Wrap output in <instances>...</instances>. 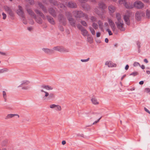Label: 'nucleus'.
<instances>
[{"instance_id": "obj_1", "label": "nucleus", "mask_w": 150, "mask_h": 150, "mask_svg": "<svg viewBox=\"0 0 150 150\" xmlns=\"http://www.w3.org/2000/svg\"><path fill=\"white\" fill-rule=\"evenodd\" d=\"M44 89L50 91L52 90L53 88L52 86L48 85H43L41 86L40 91L41 92L42 98L43 100L49 99L54 97V94L52 93L50 94L48 92L45 91Z\"/></svg>"}, {"instance_id": "obj_2", "label": "nucleus", "mask_w": 150, "mask_h": 150, "mask_svg": "<svg viewBox=\"0 0 150 150\" xmlns=\"http://www.w3.org/2000/svg\"><path fill=\"white\" fill-rule=\"evenodd\" d=\"M116 18L117 21L115 22L117 28L121 31H124L125 29L124 27V24L121 19V15L119 13L116 14Z\"/></svg>"}, {"instance_id": "obj_3", "label": "nucleus", "mask_w": 150, "mask_h": 150, "mask_svg": "<svg viewBox=\"0 0 150 150\" xmlns=\"http://www.w3.org/2000/svg\"><path fill=\"white\" fill-rule=\"evenodd\" d=\"M18 7V9L17 10V13L21 17V19L23 21V23L26 24L27 23V22L25 21V18L24 14L22 7L20 6H19Z\"/></svg>"}, {"instance_id": "obj_4", "label": "nucleus", "mask_w": 150, "mask_h": 150, "mask_svg": "<svg viewBox=\"0 0 150 150\" xmlns=\"http://www.w3.org/2000/svg\"><path fill=\"white\" fill-rule=\"evenodd\" d=\"M27 11L29 14L30 15L32 18L35 19L36 21L37 22V23L39 24H40L42 23V21L40 19L39 20H37L35 16L34 13L30 9H28Z\"/></svg>"}, {"instance_id": "obj_5", "label": "nucleus", "mask_w": 150, "mask_h": 150, "mask_svg": "<svg viewBox=\"0 0 150 150\" xmlns=\"http://www.w3.org/2000/svg\"><path fill=\"white\" fill-rule=\"evenodd\" d=\"M77 27L81 31L82 34L85 36H87L88 35V31L83 28L81 25H78Z\"/></svg>"}, {"instance_id": "obj_6", "label": "nucleus", "mask_w": 150, "mask_h": 150, "mask_svg": "<svg viewBox=\"0 0 150 150\" xmlns=\"http://www.w3.org/2000/svg\"><path fill=\"white\" fill-rule=\"evenodd\" d=\"M108 21L110 26L112 28L113 31H115L116 29V27L115 24L112 20L111 19L108 18Z\"/></svg>"}, {"instance_id": "obj_7", "label": "nucleus", "mask_w": 150, "mask_h": 150, "mask_svg": "<svg viewBox=\"0 0 150 150\" xmlns=\"http://www.w3.org/2000/svg\"><path fill=\"white\" fill-rule=\"evenodd\" d=\"M134 7L138 8H142L144 6L143 3L139 1H137L134 2Z\"/></svg>"}, {"instance_id": "obj_8", "label": "nucleus", "mask_w": 150, "mask_h": 150, "mask_svg": "<svg viewBox=\"0 0 150 150\" xmlns=\"http://www.w3.org/2000/svg\"><path fill=\"white\" fill-rule=\"evenodd\" d=\"M54 51H57L60 52L66 51V50L62 46H57L54 47L52 50Z\"/></svg>"}, {"instance_id": "obj_9", "label": "nucleus", "mask_w": 150, "mask_h": 150, "mask_svg": "<svg viewBox=\"0 0 150 150\" xmlns=\"http://www.w3.org/2000/svg\"><path fill=\"white\" fill-rule=\"evenodd\" d=\"M73 14L76 17H81L83 16V14L81 11H76L73 12Z\"/></svg>"}, {"instance_id": "obj_10", "label": "nucleus", "mask_w": 150, "mask_h": 150, "mask_svg": "<svg viewBox=\"0 0 150 150\" xmlns=\"http://www.w3.org/2000/svg\"><path fill=\"white\" fill-rule=\"evenodd\" d=\"M144 15V13L142 12H137L135 14V16L137 19L139 20L141 16Z\"/></svg>"}, {"instance_id": "obj_11", "label": "nucleus", "mask_w": 150, "mask_h": 150, "mask_svg": "<svg viewBox=\"0 0 150 150\" xmlns=\"http://www.w3.org/2000/svg\"><path fill=\"white\" fill-rule=\"evenodd\" d=\"M105 64L108 66L109 67H115L116 66V64L113 63L112 62L110 61H108L106 62Z\"/></svg>"}, {"instance_id": "obj_12", "label": "nucleus", "mask_w": 150, "mask_h": 150, "mask_svg": "<svg viewBox=\"0 0 150 150\" xmlns=\"http://www.w3.org/2000/svg\"><path fill=\"white\" fill-rule=\"evenodd\" d=\"M15 116H17L18 118L19 117V116L18 114H8L6 117L5 119L7 120L9 119L12 118Z\"/></svg>"}, {"instance_id": "obj_13", "label": "nucleus", "mask_w": 150, "mask_h": 150, "mask_svg": "<svg viewBox=\"0 0 150 150\" xmlns=\"http://www.w3.org/2000/svg\"><path fill=\"white\" fill-rule=\"evenodd\" d=\"M129 15H124L123 18L124 19L127 25L129 24Z\"/></svg>"}, {"instance_id": "obj_14", "label": "nucleus", "mask_w": 150, "mask_h": 150, "mask_svg": "<svg viewBox=\"0 0 150 150\" xmlns=\"http://www.w3.org/2000/svg\"><path fill=\"white\" fill-rule=\"evenodd\" d=\"M42 50L44 52L47 54H51L53 53V50L47 48H43Z\"/></svg>"}, {"instance_id": "obj_15", "label": "nucleus", "mask_w": 150, "mask_h": 150, "mask_svg": "<svg viewBox=\"0 0 150 150\" xmlns=\"http://www.w3.org/2000/svg\"><path fill=\"white\" fill-rule=\"evenodd\" d=\"M108 10L110 13H113L115 10V8L113 6L110 5L108 7Z\"/></svg>"}, {"instance_id": "obj_16", "label": "nucleus", "mask_w": 150, "mask_h": 150, "mask_svg": "<svg viewBox=\"0 0 150 150\" xmlns=\"http://www.w3.org/2000/svg\"><path fill=\"white\" fill-rule=\"evenodd\" d=\"M91 101L92 103L95 105H98L99 104V102L97 98L95 97H93L91 99Z\"/></svg>"}, {"instance_id": "obj_17", "label": "nucleus", "mask_w": 150, "mask_h": 150, "mask_svg": "<svg viewBox=\"0 0 150 150\" xmlns=\"http://www.w3.org/2000/svg\"><path fill=\"white\" fill-rule=\"evenodd\" d=\"M125 6L126 8L131 9L133 8L134 5L132 3H126L125 4Z\"/></svg>"}, {"instance_id": "obj_18", "label": "nucleus", "mask_w": 150, "mask_h": 150, "mask_svg": "<svg viewBox=\"0 0 150 150\" xmlns=\"http://www.w3.org/2000/svg\"><path fill=\"white\" fill-rule=\"evenodd\" d=\"M47 18L48 21L51 24L53 25L55 24L54 21L52 17L49 16H47Z\"/></svg>"}, {"instance_id": "obj_19", "label": "nucleus", "mask_w": 150, "mask_h": 150, "mask_svg": "<svg viewBox=\"0 0 150 150\" xmlns=\"http://www.w3.org/2000/svg\"><path fill=\"white\" fill-rule=\"evenodd\" d=\"M30 82L28 80H24L22 82L21 85H30Z\"/></svg>"}, {"instance_id": "obj_20", "label": "nucleus", "mask_w": 150, "mask_h": 150, "mask_svg": "<svg viewBox=\"0 0 150 150\" xmlns=\"http://www.w3.org/2000/svg\"><path fill=\"white\" fill-rule=\"evenodd\" d=\"M68 5L69 7L71 8H76V4L72 2H69L68 4Z\"/></svg>"}, {"instance_id": "obj_21", "label": "nucleus", "mask_w": 150, "mask_h": 150, "mask_svg": "<svg viewBox=\"0 0 150 150\" xmlns=\"http://www.w3.org/2000/svg\"><path fill=\"white\" fill-rule=\"evenodd\" d=\"M68 20L70 24L71 25L73 26H75V21L72 18H69Z\"/></svg>"}, {"instance_id": "obj_22", "label": "nucleus", "mask_w": 150, "mask_h": 150, "mask_svg": "<svg viewBox=\"0 0 150 150\" xmlns=\"http://www.w3.org/2000/svg\"><path fill=\"white\" fill-rule=\"evenodd\" d=\"M21 86H22V89L26 90L30 89L31 88L30 85H21Z\"/></svg>"}, {"instance_id": "obj_23", "label": "nucleus", "mask_w": 150, "mask_h": 150, "mask_svg": "<svg viewBox=\"0 0 150 150\" xmlns=\"http://www.w3.org/2000/svg\"><path fill=\"white\" fill-rule=\"evenodd\" d=\"M98 24L99 25V27L100 28V29L102 31H103L104 29L103 28V23L102 21H98Z\"/></svg>"}, {"instance_id": "obj_24", "label": "nucleus", "mask_w": 150, "mask_h": 150, "mask_svg": "<svg viewBox=\"0 0 150 150\" xmlns=\"http://www.w3.org/2000/svg\"><path fill=\"white\" fill-rule=\"evenodd\" d=\"M50 13L53 16H56V13L55 11L52 8H50L49 10Z\"/></svg>"}, {"instance_id": "obj_25", "label": "nucleus", "mask_w": 150, "mask_h": 150, "mask_svg": "<svg viewBox=\"0 0 150 150\" xmlns=\"http://www.w3.org/2000/svg\"><path fill=\"white\" fill-rule=\"evenodd\" d=\"M2 95L3 98L4 100V101H6V100L7 95L5 91H3L2 92Z\"/></svg>"}, {"instance_id": "obj_26", "label": "nucleus", "mask_w": 150, "mask_h": 150, "mask_svg": "<svg viewBox=\"0 0 150 150\" xmlns=\"http://www.w3.org/2000/svg\"><path fill=\"white\" fill-rule=\"evenodd\" d=\"M118 3L120 5L123 4L125 6V4L127 3L125 0H119Z\"/></svg>"}, {"instance_id": "obj_27", "label": "nucleus", "mask_w": 150, "mask_h": 150, "mask_svg": "<svg viewBox=\"0 0 150 150\" xmlns=\"http://www.w3.org/2000/svg\"><path fill=\"white\" fill-rule=\"evenodd\" d=\"M89 28L92 34L93 35H95V32L94 29L91 27H90Z\"/></svg>"}, {"instance_id": "obj_28", "label": "nucleus", "mask_w": 150, "mask_h": 150, "mask_svg": "<svg viewBox=\"0 0 150 150\" xmlns=\"http://www.w3.org/2000/svg\"><path fill=\"white\" fill-rule=\"evenodd\" d=\"M56 110L57 111H60L62 110V108L61 106L59 105H56Z\"/></svg>"}, {"instance_id": "obj_29", "label": "nucleus", "mask_w": 150, "mask_h": 150, "mask_svg": "<svg viewBox=\"0 0 150 150\" xmlns=\"http://www.w3.org/2000/svg\"><path fill=\"white\" fill-rule=\"evenodd\" d=\"M36 13L38 14H39V15L42 17L43 18H44V16L43 15V14L40 12V11H39L38 10H36L35 11Z\"/></svg>"}, {"instance_id": "obj_30", "label": "nucleus", "mask_w": 150, "mask_h": 150, "mask_svg": "<svg viewBox=\"0 0 150 150\" xmlns=\"http://www.w3.org/2000/svg\"><path fill=\"white\" fill-rule=\"evenodd\" d=\"M99 5L100 7V8L103 9L105 8H106V6L105 4L103 3H100Z\"/></svg>"}, {"instance_id": "obj_31", "label": "nucleus", "mask_w": 150, "mask_h": 150, "mask_svg": "<svg viewBox=\"0 0 150 150\" xmlns=\"http://www.w3.org/2000/svg\"><path fill=\"white\" fill-rule=\"evenodd\" d=\"M92 26L93 28L96 30L98 28V25L95 23H93L92 25Z\"/></svg>"}, {"instance_id": "obj_32", "label": "nucleus", "mask_w": 150, "mask_h": 150, "mask_svg": "<svg viewBox=\"0 0 150 150\" xmlns=\"http://www.w3.org/2000/svg\"><path fill=\"white\" fill-rule=\"evenodd\" d=\"M146 16L147 18H150V11L148 10H147L146 11Z\"/></svg>"}, {"instance_id": "obj_33", "label": "nucleus", "mask_w": 150, "mask_h": 150, "mask_svg": "<svg viewBox=\"0 0 150 150\" xmlns=\"http://www.w3.org/2000/svg\"><path fill=\"white\" fill-rule=\"evenodd\" d=\"M8 13L10 16L12 17H13V16L14 13L11 9Z\"/></svg>"}, {"instance_id": "obj_34", "label": "nucleus", "mask_w": 150, "mask_h": 150, "mask_svg": "<svg viewBox=\"0 0 150 150\" xmlns=\"http://www.w3.org/2000/svg\"><path fill=\"white\" fill-rule=\"evenodd\" d=\"M91 20L94 23V22L96 21V18L93 16H92L91 18Z\"/></svg>"}, {"instance_id": "obj_35", "label": "nucleus", "mask_w": 150, "mask_h": 150, "mask_svg": "<svg viewBox=\"0 0 150 150\" xmlns=\"http://www.w3.org/2000/svg\"><path fill=\"white\" fill-rule=\"evenodd\" d=\"M56 105L54 104H51L50 105V108L51 109H54L55 108Z\"/></svg>"}, {"instance_id": "obj_36", "label": "nucleus", "mask_w": 150, "mask_h": 150, "mask_svg": "<svg viewBox=\"0 0 150 150\" xmlns=\"http://www.w3.org/2000/svg\"><path fill=\"white\" fill-rule=\"evenodd\" d=\"M133 66L134 67L140 66V65L139 63L135 62L134 63Z\"/></svg>"}, {"instance_id": "obj_37", "label": "nucleus", "mask_w": 150, "mask_h": 150, "mask_svg": "<svg viewBox=\"0 0 150 150\" xmlns=\"http://www.w3.org/2000/svg\"><path fill=\"white\" fill-rule=\"evenodd\" d=\"M4 9L7 12H8L11 9L9 7L6 6L4 7Z\"/></svg>"}, {"instance_id": "obj_38", "label": "nucleus", "mask_w": 150, "mask_h": 150, "mask_svg": "<svg viewBox=\"0 0 150 150\" xmlns=\"http://www.w3.org/2000/svg\"><path fill=\"white\" fill-rule=\"evenodd\" d=\"M138 74V73L137 72H133L132 73H131L130 74V76H135L137 75Z\"/></svg>"}, {"instance_id": "obj_39", "label": "nucleus", "mask_w": 150, "mask_h": 150, "mask_svg": "<svg viewBox=\"0 0 150 150\" xmlns=\"http://www.w3.org/2000/svg\"><path fill=\"white\" fill-rule=\"evenodd\" d=\"M8 69H3L0 70V73H2L8 71Z\"/></svg>"}, {"instance_id": "obj_40", "label": "nucleus", "mask_w": 150, "mask_h": 150, "mask_svg": "<svg viewBox=\"0 0 150 150\" xmlns=\"http://www.w3.org/2000/svg\"><path fill=\"white\" fill-rule=\"evenodd\" d=\"M106 31L108 32V34H109V35H112V34L111 31L110 30V29H107V30H106Z\"/></svg>"}, {"instance_id": "obj_41", "label": "nucleus", "mask_w": 150, "mask_h": 150, "mask_svg": "<svg viewBox=\"0 0 150 150\" xmlns=\"http://www.w3.org/2000/svg\"><path fill=\"white\" fill-rule=\"evenodd\" d=\"M88 42L90 43H91L92 42L93 39L90 37L88 38Z\"/></svg>"}, {"instance_id": "obj_42", "label": "nucleus", "mask_w": 150, "mask_h": 150, "mask_svg": "<svg viewBox=\"0 0 150 150\" xmlns=\"http://www.w3.org/2000/svg\"><path fill=\"white\" fill-rule=\"evenodd\" d=\"M81 23L84 26H86L87 25V24L86 22L85 21H81Z\"/></svg>"}, {"instance_id": "obj_43", "label": "nucleus", "mask_w": 150, "mask_h": 150, "mask_svg": "<svg viewBox=\"0 0 150 150\" xmlns=\"http://www.w3.org/2000/svg\"><path fill=\"white\" fill-rule=\"evenodd\" d=\"M2 15L3 16V19L4 20L5 19L6 17V14H5L4 13H3Z\"/></svg>"}, {"instance_id": "obj_44", "label": "nucleus", "mask_w": 150, "mask_h": 150, "mask_svg": "<svg viewBox=\"0 0 150 150\" xmlns=\"http://www.w3.org/2000/svg\"><path fill=\"white\" fill-rule=\"evenodd\" d=\"M90 58H88L87 59H81V61L82 62H88Z\"/></svg>"}, {"instance_id": "obj_45", "label": "nucleus", "mask_w": 150, "mask_h": 150, "mask_svg": "<svg viewBox=\"0 0 150 150\" xmlns=\"http://www.w3.org/2000/svg\"><path fill=\"white\" fill-rule=\"evenodd\" d=\"M27 2L30 3V4H32L33 3V0H25Z\"/></svg>"}, {"instance_id": "obj_46", "label": "nucleus", "mask_w": 150, "mask_h": 150, "mask_svg": "<svg viewBox=\"0 0 150 150\" xmlns=\"http://www.w3.org/2000/svg\"><path fill=\"white\" fill-rule=\"evenodd\" d=\"M104 26L106 28H108L109 27L108 23L107 22L105 23L104 24Z\"/></svg>"}, {"instance_id": "obj_47", "label": "nucleus", "mask_w": 150, "mask_h": 150, "mask_svg": "<svg viewBox=\"0 0 150 150\" xmlns=\"http://www.w3.org/2000/svg\"><path fill=\"white\" fill-rule=\"evenodd\" d=\"M39 5L43 10H44V7L41 3H39Z\"/></svg>"}, {"instance_id": "obj_48", "label": "nucleus", "mask_w": 150, "mask_h": 150, "mask_svg": "<svg viewBox=\"0 0 150 150\" xmlns=\"http://www.w3.org/2000/svg\"><path fill=\"white\" fill-rule=\"evenodd\" d=\"M101 118V117H100V118L97 120H96V121H95L93 124V125H95V124L96 123H97V122H98L100 120V119Z\"/></svg>"}, {"instance_id": "obj_49", "label": "nucleus", "mask_w": 150, "mask_h": 150, "mask_svg": "<svg viewBox=\"0 0 150 150\" xmlns=\"http://www.w3.org/2000/svg\"><path fill=\"white\" fill-rule=\"evenodd\" d=\"M144 110L146 112H147V113H149V114H150V112L146 108H144Z\"/></svg>"}, {"instance_id": "obj_50", "label": "nucleus", "mask_w": 150, "mask_h": 150, "mask_svg": "<svg viewBox=\"0 0 150 150\" xmlns=\"http://www.w3.org/2000/svg\"><path fill=\"white\" fill-rule=\"evenodd\" d=\"M96 36L97 37H99L100 36L101 34L100 32H97L96 34Z\"/></svg>"}, {"instance_id": "obj_51", "label": "nucleus", "mask_w": 150, "mask_h": 150, "mask_svg": "<svg viewBox=\"0 0 150 150\" xmlns=\"http://www.w3.org/2000/svg\"><path fill=\"white\" fill-rule=\"evenodd\" d=\"M61 17L63 19V17L62 15H60L59 16V19L60 21L62 22V19L61 18H60V17Z\"/></svg>"}, {"instance_id": "obj_52", "label": "nucleus", "mask_w": 150, "mask_h": 150, "mask_svg": "<svg viewBox=\"0 0 150 150\" xmlns=\"http://www.w3.org/2000/svg\"><path fill=\"white\" fill-rule=\"evenodd\" d=\"M0 54L3 55H6V54L5 52H2L0 51Z\"/></svg>"}, {"instance_id": "obj_53", "label": "nucleus", "mask_w": 150, "mask_h": 150, "mask_svg": "<svg viewBox=\"0 0 150 150\" xmlns=\"http://www.w3.org/2000/svg\"><path fill=\"white\" fill-rule=\"evenodd\" d=\"M129 68V66L128 65H127L125 68V69L126 70H127Z\"/></svg>"}, {"instance_id": "obj_54", "label": "nucleus", "mask_w": 150, "mask_h": 150, "mask_svg": "<svg viewBox=\"0 0 150 150\" xmlns=\"http://www.w3.org/2000/svg\"><path fill=\"white\" fill-rule=\"evenodd\" d=\"M150 90V89L149 88H146L145 89V92H148Z\"/></svg>"}, {"instance_id": "obj_55", "label": "nucleus", "mask_w": 150, "mask_h": 150, "mask_svg": "<svg viewBox=\"0 0 150 150\" xmlns=\"http://www.w3.org/2000/svg\"><path fill=\"white\" fill-rule=\"evenodd\" d=\"M62 144L63 145H65L66 144V142L65 141H63L62 142Z\"/></svg>"}, {"instance_id": "obj_56", "label": "nucleus", "mask_w": 150, "mask_h": 150, "mask_svg": "<svg viewBox=\"0 0 150 150\" xmlns=\"http://www.w3.org/2000/svg\"><path fill=\"white\" fill-rule=\"evenodd\" d=\"M140 67L142 68V69H144L145 68L144 66L143 65H142V66L140 65Z\"/></svg>"}, {"instance_id": "obj_57", "label": "nucleus", "mask_w": 150, "mask_h": 150, "mask_svg": "<svg viewBox=\"0 0 150 150\" xmlns=\"http://www.w3.org/2000/svg\"><path fill=\"white\" fill-rule=\"evenodd\" d=\"M144 62H145L146 63H147L148 62V61L146 59H144Z\"/></svg>"}, {"instance_id": "obj_58", "label": "nucleus", "mask_w": 150, "mask_h": 150, "mask_svg": "<svg viewBox=\"0 0 150 150\" xmlns=\"http://www.w3.org/2000/svg\"><path fill=\"white\" fill-rule=\"evenodd\" d=\"M144 83V81H141L139 82V84L140 85L143 84Z\"/></svg>"}, {"instance_id": "obj_59", "label": "nucleus", "mask_w": 150, "mask_h": 150, "mask_svg": "<svg viewBox=\"0 0 150 150\" xmlns=\"http://www.w3.org/2000/svg\"><path fill=\"white\" fill-rule=\"evenodd\" d=\"M105 42L106 43H108V40L107 38H106L105 39Z\"/></svg>"}, {"instance_id": "obj_60", "label": "nucleus", "mask_w": 150, "mask_h": 150, "mask_svg": "<svg viewBox=\"0 0 150 150\" xmlns=\"http://www.w3.org/2000/svg\"><path fill=\"white\" fill-rule=\"evenodd\" d=\"M95 11L96 12V13H97V14H98V15H101L100 13H99V12L96 10Z\"/></svg>"}, {"instance_id": "obj_61", "label": "nucleus", "mask_w": 150, "mask_h": 150, "mask_svg": "<svg viewBox=\"0 0 150 150\" xmlns=\"http://www.w3.org/2000/svg\"><path fill=\"white\" fill-rule=\"evenodd\" d=\"M126 76V75H123L121 78V80H122L123 78L125 77Z\"/></svg>"}, {"instance_id": "obj_62", "label": "nucleus", "mask_w": 150, "mask_h": 150, "mask_svg": "<svg viewBox=\"0 0 150 150\" xmlns=\"http://www.w3.org/2000/svg\"><path fill=\"white\" fill-rule=\"evenodd\" d=\"M146 72L148 74H150V71H147Z\"/></svg>"}, {"instance_id": "obj_63", "label": "nucleus", "mask_w": 150, "mask_h": 150, "mask_svg": "<svg viewBox=\"0 0 150 150\" xmlns=\"http://www.w3.org/2000/svg\"><path fill=\"white\" fill-rule=\"evenodd\" d=\"M143 1L146 2H149V0H143Z\"/></svg>"}, {"instance_id": "obj_64", "label": "nucleus", "mask_w": 150, "mask_h": 150, "mask_svg": "<svg viewBox=\"0 0 150 150\" xmlns=\"http://www.w3.org/2000/svg\"><path fill=\"white\" fill-rule=\"evenodd\" d=\"M33 22H31V24H33Z\"/></svg>"}]
</instances>
